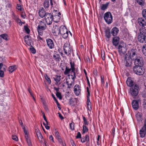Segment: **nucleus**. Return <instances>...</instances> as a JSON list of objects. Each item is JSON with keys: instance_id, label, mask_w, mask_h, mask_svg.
Here are the masks:
<instances>
[{"instance_id": "obj_1", "label": "nucleus", "mask_w": 146, "mask_h": 146, "mask_svg": "<svg viewBox=\"0 0 146 146\" xmlns=\"http://www.w3.org/2000/svg\"><path fill=\"white\" fill-rule=\"evenodd\" d=\"M139 26V33L138 37V41L140 42L146 43V22L142 18H139L137 19Z\"/></svg>"}, {"instance_id": "obj_2", "label": "nucleus", "mask_w": 146, "mask_h": 146, "mask_svg": "<svg viewBox=\"0 0 146 146\" xmlns=\"http://www.w3.org/2000/svg\"><path fill=\"white\" fill-rule=\"evenodd\" d=\"M71 68H69L67 67L66 68L64 72V74H68L70 72L71 74L69 75V76H70L72 77L71 78L73 81H74V79L76 78V73L75 72V64L74 62H72L71 61L70 62Z\"/></svg>"}, {"instance_id": "obj_3", "label": "nucleus", "mask_w": 146, "mask_h": 146, "mask_svg": "<svg viewBox=\"0 0 146 146\" xmlns=\"http://www.w3.org/2000/svg\"><path fill=\"white\" fill-rule=\"evenodd\" d=\"M138 86L134 84L130 88L129 93L133 98H135L138 94L139 91Z\"/></svg>"}, {"instance_id": "obj_4", "label": "nucleus", "mask_w": 146, "mask_h": 146, "mask_svg": "<svg viewBox=\"0 0 146 146\" xmlns=\"http://www.w3.org/2000/svg\"><path fill=\"white\" fill-rule=\"evenodd\" d=\"M63 47L64 52L68 56H70L72 52L73 55H74V54L73 53L72 49L70 46V44H68L67 42L65 43Z\"/></svg>"}, {"instance_id": "obj_5", "label": "nucleus", "mask_w": 146, "mask_h": 146, "mask_svg": "<svg viewBox=\"0 0 146 146\" xmlns=\"http://www.w3.org/2000/svg\"><path fill=\"white\" fill-rule=\"evenodd\" d=\"M134 72L137 75H141L144 72V68L143 66H134L133 67Z\"/></svg>"}, {"instance_id": "obj_6", "label": "nucleus", "mask_w": 146, "mask_h": 146, "mask_svg": "<svg viewBox=\"0 0 146 146\" xmlns=\"http://www.w3.org/2000/svg\"><path fill=\"white\" fill-rule=\"evenodd\" d=\"M104 19L108 24H111L112 22V16L110 12H107L104 14Z\"/></svg>"}, {"instance_id": "obj_7", "label": "nucleus", "mask_w": 146, "mask_h": 146, "mask_svg": "<svg viewBox=\"0 0 146 146\" xmlns=\"http://www.w3.org/2000/svg\"><path fill=\"white\" fill-rule=\"evenodd\" d=\"M60 35H61L64 38H66L68 36V31L66 27L64 26L60 27Z\"/></svg>"}, {"instance_id": "obj_8", "label": "nucleus", "mask_w": 146, "mask_h": 146, "mask_svg": "<svg viewBox=\"0 0 146 146\" xmlns=\"http://www.w3.org/2000/svg\"><path fill=\"white\" fill-rule=\"evenodd\" d=\"M53 15L51 13H47V14L45 17L46 22L48 25H50L53 20Z\"/></svg>"}, {"instance_id": "obj_9", "label": "nucleus", "mask_w": 146, "mask_h": 146, "mask_svg": "<svg viewBox=\"0 0 146 146\" xmlns=\"http://www.w3.org/2000/svg\"><path fill=\"white\" fill-rule=\"evenodd\" d=\"M134 64L135 66H143V62L142 58L140 56L138 57L137 59L135 60Z\"/></svg>"}, {"instance_id": "obj_10", "label": "nucleus", "mask_w": 146, "mask_h": 146, "mask_svg": "<svg viewBox=\"0 0 146 146\" xmlns=\"http://www.w3.org/2000/svg\"><path fill=\"white\" fill-rule=\"evenodd\" d=\"M129 56L132 60H134L139 56H137V54H136V50H132L130 51Z\"/></svg>"}, {"instance_id": "obj_11", "label": "nucleus", "mask_w": 146, "mask_h": 146, "mask_svg": "<svg viewBox=\"0 0 146 146\" xmlns=\"http://www.w3.org/2000/svg\"><path fill=\"white\" fill-rule=\"evenodd\" d=\"M47 44L50 49L53 48L54 46L53 41L51 39L48 38L46 39Z\"/></svg>"}, {"instance_id": "obj_12", "label": "nucleus", "mask_w": 146, "mask_h": 146, "mask_svg": "<svg viewBox=\"0 0 146 146\" xmlns=\"http://www.w3.org/2000/svg\"><path fill=\"white\" fill-rule=\"evenodd\" d=\"M53 33L55 34L56 35L58 36L60 35V27L55 25L53 27Z\"/></svg>"}, {"instance_id": "obj_13", "label": "nucleus", "mask_w": 146, "mask_h": 146, "mask_svg": "<svg viewBox=\"0 0 146 146\" xmlns=\"http://www.w3.org/2000/svg\"><path fill=\"white\" fill-rule=\"evenodd\" d=\"M81 91L80 87L78 85H76L74 87V92L76 96L79 95Z\"/></svg>"}, {"instance_id": "obj_14", "label": "nucleus", "mask_w": 146, "mask_h": 146, "mask_svg": "<svg viewBox=\"0 0 146 146\" xmlns=\"http://www.w3.org/2000/svg\"><path fill=\"white\" fill-rule=\"evenodd\" d=\"M46 27H44V26H38L37 27V30L39 35H42L43 31L46 29Z\"/></svg>"}, {"instance_id": "obj_15", "label": "nucleus", "mask_w": 146, "mask_h": 146, "mask_svg": "<svg viewBox=\"0 0 146 146\" xmlns=\"http://www.w3.org/2000/svg\"><path fill=\"white\" fill-rule=\"evenodd\" d=\"M39 16L41 18H43L44 17H45L47 14V13L45 12V11L44 10L43 8H42L39 10L38 12Z\"/></svg>"}, {"instance_id": "obj_16", "label": "nucleus", "mask_w": 146, "mask_h": 146, "mask_svg": "<svg viewBox=\"0 0 146 146\" xmlns=\"http://www.w3.org/2000/svg\"><path fill=\"white\" fill-rule=\"evenodd\" d=\"M119 37H115L112 39V43L115 46H117L119 44Z\"/></svg>"}, {"instance_id": "obj_17", "label": "nucleus", "mask_w": 146, "mask_h": 146, "mask_svg": "<svg viewBox=\"0 0 146 146\" xmlns=\"http://www.w3.org/2000/svg\"><path fill=\"white\" fill-rule=\"evenodd\" d=\"M132 107L135 110H137L139 108V104L137 101L136 100H133L132 103Z\"/></svg>"}, {"instance_id": "obj_18", "label": "nucleus", "mask_w": 146, "mask_h": 146, "mask_svg": "<svg viewBox=\"0 0 146 146\" xmlns=\"http://www.w3.org/2000/svg\"><path fill=\"white\" fill-rule=\"evenodd\" d=\"M119 31L118 29L116 27H114L112 29L111 33L113 36H115L118 33Z\"/></svg>"}, {"instance_id": "obj_19", "label": "nucleus", "mask_w": 146, "mask_h": 146, "mask_svg": "<svg viewBox=\"0 0 146 146\" xmlns=\"http://www.w3.org/2000/svg\"><path fill=\"white\" fill-rule=\"evenodd\" d=\"M87 105L88 110H90L92 109V107L91 106V103L89 99V96H87Z\"/></svg>"}, {"instance_id": "obj_20", "label": "nucleus", "mask_w": 146, "mask_h": 146, "mask_svg": "<svg viewBox=\"0 0 146 146\" xmlns=\"http://www.w3.org/2000/svg\"><path fill=\"white\" fill-rule=\"evenodd\" d=\"M118 52L120 54H123L124 52V50L125 48L123 46L119 45L118 47Z\"/></svg>"}, {"instance_id": "obj_21", "label": "nucleus", "mask_w": 146, "mask_h": 146, "mask_svg": "<svg viewBox=\"0 0 146 146\" xmlns=\"http://www.w3.org/2000/svg\"><path fill=\"white\" fill-rule=\"evenodd\" d=\"M60 16L58 15H56L53 16V20L54 22L55 23H58L60 19Z\"/></svg>"}, {"instance_id": "obj_22", "label": "nucleus", "mask_w": 146, "mask_h": 146, "mask_svg": "<svg viewBox=\"0 0 146 146\" xmlns=\"http://www.w3.org/2000/svg\"><path fill=\"white\" fill-rule=\"evenodd\" d=\"M126 82L127 85L131 87L133 85V81L131 80L130 78H128Z\"/></svg>"}, {"instance_id": "obj_23", "label": "nucleus", "mask_w": 146, "mask_h": 146, "mask_svg": "<svg viewBox=\"0 0 146 146\" xmlns=\"http://www.w3.org/2000/svg\"><path fill=\"white\" fill-rule=\"evenodd\" d=\"M109 4V2H107L105 4L101 5L100 9L102 10H105L106 9Z\"/></svg>"}, {"instance_id": "obj_24", "label": "nucleus", "mask_w": 146, "mask_h": 146, "mask_svg": "<svg viewBox=\"0 0 146 146\" xmlns=\"http://www.w3.org/2000/svg\"><path fill=\"white\" fill-rule=\"evenodd\" d=\"M53 57L54 60L56 61H59L61 60L60 56L59 54L54 53L53 55Z\"/></svg>"}, {"instance_id": "obj_25", "label": "nucleus", "mask_w": 146, "mask_h": 146, "mask_svg": "<svg viewBox=\"0 0 146 146\" xmlns=\"http://www.w3.org/2000/svg\"><path fill=\"white\" fill-rule=\"evenodd\" d=\"M17 68V66L16 65H13L10 66L9 67L8 70L10 73H11Z\"/></svg>"}, {"instance_id": "obj_26", "label": "nucleus", "mask_w": 146, "mask_h": 146, "mask_svg": "<svg viewBox=\"0 0 146 146\" xmlns=\"http://www.w3.org/2000/svg\"><path fill=\"white\" fill-rule=\"evenodd\" d=\"M105 35L107 38L109 39L110 38L111 33L110 30L109 29H106L105 31Z\"/></svg>"}, {"instance_id": "obj_27", "label": "nucleus", "mask_w": 146, "mask_h": 146, "mask_svg": "<svg viewBox=\"0 0 146 146\" xmlns=\"http://www.w3.org/2000/svg\"><path fill=\"white\" fill-rule=\"evenodd\" d=\"M49 0H45L44 2L43 6L45 8H48L49 7Z\"/></svg>"}, {"instance_id": "obj_28", "label": "nucleus", "mask_w": 146, "mask_h": 146, "mask_svg": "<svg viewBox=\"0 0 146 146\" xmlns=\"http://www.w3.org/2000/svg\"><path fill=\"white\" fill-rule=\"evenodd\" d=\"M0 36L3 39L7 41L8 40V35L7 34H3L2 35H0Z\"/></svg>"}, {"instance_id": "obj_29", "label": "nucleus", "mask_w": 146, "mask_h": 146, "mask_svg": "<svg viewBox=\"0 0 146 146\" xmlns=\"http://www.w3.org/2000/svg\"><path fill=\"white\" fill-rule=\"evenodd\" d=\"M137 2L141 6H144L145 4V0H136Z\"/></svg>"}, {"instance_id": "obj_30", "label": "nucleus", "mask_w": 146, "mask_h": 146, "mask_svg": "<svg viewBox=\"0 0 146 146\" xmlns=\"http://www.w3.org/2000/svg\"><path fill=\"white\" fill-rule=\"evenodd\" d=\"M60 76H56L54 78V80L56 82L57 84L60 81Z\"/></svg>"}, {"instance_id": "obj_31", "label": "nucleus", "mask_w": 146, "mask_h": 146, "mask_svg": "<svg viewBox=\"0 0 146 146\" xmlns=\"http://www.w3.org/2000/svg\"><path fill=\"white\" fill-rule=\"evenodd\" d=\"M25 139L28 146H32V142L29 137H28L27 138H25Z\"/></svg>"}, {"instance_id": "obj_32", "label": "nucleus", "mask_w": 146, "mask_h": 146, "mask_svg": "<svg viewBox=\"0 0 146 146\" xmlns=\"http://www.w3.org/2000/svg\"><path fill=\"white\" fill-rule=\"evenodd\" d=\"M55 134L57 138L58 139L59 142H61L62 141V139L59 135L58 132V131H56L55 133Z\"/></svg>"}, {"instance_id": "obj_33", "label": "nucleus", "mask_w": 146, "mask_h": 146, "mask_svg": "<svg viewBox=\"0 0 146 146\" xmlns=\"http://www.w3.org/2000/svg\"><path fill=\"white\" fill-rule=\"evenodd\" d=\"M88 129L87 127L84 125L83 126L82 132L84 134L85 133L88 132Z\"/></svg>"}, {"instance_id": "obj_34", "label": "nucleus", "mask_w": 146, "mask_h": 146, "mask_svg": "<svg viewBox=\"0 0 146 146\" xmlns=\"http://www.w3.org/2000/svg\"><path fill=\"white\" fill-rule=\"evenodd\" d=\"M136 118L137 120L141 121L142 116L140 113H138L136 115Z\"/></svg>"}, {"instance_id": "obj_35", "label": "nucleus", "mask_w": 146, "mask_h": 146, "mask_svg": "<svg viewBox=\"0 0 146 146\" xmlns=\"http://www.w3.org/2000/svg\"><path fill=\"white\" fill-rule=\"evenodd\" d=\"M31 39H25V43L29 46L31 45Z\"/></svg>"}, {"instance_id": "obj_36", "label": "nucleus", "mask_w": 146, "mask_h": 146, "mask_svg": "<svg viewBox=\"0 0 146 146\" xmlns=\"http://www.w3.org/2000/svg\"><path fill=\"white\" fill-rule=\"evenodd\" d=\"M142 52L146 56V44L143 45L142 47Z\"/></svg>"}, {"instance_id": "obj_37", "label": "nucleus", "mask_w": 146, "mask_h": 146, "mask_svg": "<svg viewBox=\"0 0 146 146\" xmlns=\"http://www.w3.org/2000/svg\"><path fill=\"white\" fill-rule=\"evenodd\" d=\"M38 26H44V27H46V26L45 23L42 21H40L39 22V25H38Z\"/></svg>"}, {"instance_id": "obj_38", "label": "nucleus", "mask_w": 146, "mask_h": 146, "mask_svg": "<svg viewBox=\"0 0 146 146\" xmlns=\"http://www.w3.org/2000/svg\"><path fill=\"white\" fill-rule=\"evenodd\" d=\"M23 129L24 130V132L25 133V137L27 138L28 137H29V134L27 131L25 130V128H23Z\"/></svg>"}, {"instance_id": "obj_39", "label": "nucleus", "mask_w": 146, "mask_h": 146, "mask_svg": "<svg viewBox=\"0 0 146 146\" xmlns=\"http://www.w3.org/2000/svg\"><path fill=\"white\" fill-rule=\"evenodd\" d=\"M44 77L47 80L49 84H50L51 82L50 78L46 74L44 75Z\"/></svg>"}, {"instance_id": "obj_40", "label": "nucleus", "mask_w": 146, "mask_h": 146, "mask_svg": "<svg viewBox=\"0 0 146 146\" xmlns=\"http://www.w3.org/2000/svg\"><path fill=\"white\" fill-rule=\"evenodd\" d=\"M73 82H71L70 83V84H69V82L68 81H66V84H67L68 85V88H70V87H71V86L72 85H73L74 84V82H73L74 81H73Z\"/></svg>"}, {"instance_id": "obj_41", "label": "nucleus", "mask_w": 146, "mask_h": 146, "mask_svg": "<svg viewBox=\"0 0 146 146\" xmlns=\"http://www.w3.org/2000/svg\"><path fill=\"white\" fill-rule=\"evenodd\" d=\"M70 128L71 130H73L74 129V123L73 122L70 124Z\"/></svg>"}, {"instance_id": "obj_42", "label": "nucleus", "mask_w": 146, "mask_h": 146, "mask_svg": "<svg viewBox=\"0 0 146 146\" xmlns=\"http://www.w3.org/2000/svg\"><path fill=\"white\" fill-rule=\"evenodd\" d=\"M143 17L146 19V9H144L142 11Z\"/></svg>"}, {"instance_id": "obj_43", "label": "nucleus", "mask_w": 146, "mask_h": 146, "mask_svg": "<svg viewBox=\"0 0 146 146\" xmlns=\"http://www.w3.org/2000/svg\"><path fill=\"white\" fill-rule=\"evenodd\" d=\"M83 120L84 122V124L86 125H88V123L86 118L84 116H83Z\"/></svg>"}, {"instance_id": "obj_44", "label": "nucleus", "mask_w": 146, "mask_h": 146, "mask_svg": "<svg viewBox=\"0 0 146 146\" xmlns=\"http://www.w3.org/2000/svg\"><path fill=\"white\" fill-rule=\"evenodd\" d=\"M24 29L25 31L28 34H29L30 32V30L29 28L27 27V26H24Z\"/></svg>"}, {"instance_id": "obj_45", "label": "nucleus", "mask_w": 146, "mask_h": 146, "mask_svg": "<svg viewBox=\"0 0 146 146\" xmlns=\"http://www.w3.org/2000/svg\"><path fill=\"white\" fill-rule=\"evenodd\" d=\"M56 96L60 100H61L62 99V97L61 95L60 92H56Z\"/></svg>"}, {"instance_id": "obj_46", "label": "nucleus", "mask_w": 146, "mask_h": 146, "mask_svg": "<svg viewBox=\"0 0 146 146\" xmlns=\"http://www.w3.org/2000/svg\"><path fill=\"white\" fill-rule=\"evenodd\" d=\"M36 135L38 139L40 140V139H42L43 138V137L40 132V133H38Z\"/></svg>"}, {"instance_id": "obj_47", "label": "nucleus", "mask_w": 146, "mask_h": 146, "mask_svg": "<svg viewBox=\"0 0 146 146\" xmlns=\"http://www.w3.org/2000/svg\"><path fill=\"white\" fill-rule=\"evenodd\" d=\"M125 59L126 60V63L125 64V66L127 67H129L130 66L131 63L130 62H128L127 60V58L126 57Z\"/></svg>"}, {"instance_id": "obj_48", "label": "nucleus", "mask_w": 146, "mask_h": 146, "mask_svg": "<svg viewBox=\"0 0 146 146\" xmlns=\"http://www.w3.org/2000/svg\"><path fill=\"white\" fill-rule=\"evenodd\" d=\"M30 49L32 53L35 54L36 53V50L32 46H31V47L30 48Z\"/></svg>"}, {"instance_id": "obj_49", "label": "nucleus", "mask_w": 146, "mask_h": 146, "mask_svg": "<svg viewBox=\"0 0 146 146\" xmlns=\"http://www.w3.org/2000/svg\"><path fill=\"white\" fill-rule=\"evenodd\" d=\"M143 106L144 108L146 109V98H144L143 99Z\"/></svg>"}, {"instance_id": "obj_50", "label": "nucleus", "mask_w": 146, "mask_h": 146, "mask_svg": "<svg viewBox=\"0 0 146 146\" xmlns=\"http://www.w3.org/2000/svg\"><path fill=\"white\" fill-rule=\"evenodd\" d=\"M85 139L87 143L89 142V136L86 135L85 136Z\"/></svg>"}, {"instance_id": "obj_51", "label": "nucleus", "mask_w": 146, "mask_h": 146, "mask_svg": "<svg viewBox=\"0 0 146 146\" xmlns=\"http://www.w3.org/2000/svg\"><path fill=\"white\" fill-rule=\"evenodd\" d=\"M15 21L18 23H19V24L20 25H22V22L21 21V20H20L19 18L16 20Z\"/></svg>"}, {"instance_id": "obj_52", "label": "nucleus", "mask_w": 146, "mask_h": 146, "mask_svg": "<svg viewBox=\"0 0 146 146\" xmlns=\"http://www.w3.org/2000/svg\"><path fill=\"white\" fill-rule=\"evenodd\" d=\"M12 17L13 19H14L15 21L18 18L14 13L12 14Z\"/></svg>"}, {"instance_id": "obj_53", "label": "nucleus", "mask_w": 146, "mask_h": 146, "mask_svg": "<svg viewBox=\"0 0 146 146\" xmlns=\"http://www.w3.org/2000/svg\"><path fill=\"white\" fill-rule=\"evenodd\" d=\"M4 76V72L2 70H0V77L2 78Z\"/></svg>"}, {"instance_id": "obj_54", "label": "nucleus", "mask_w": 146, "mask_h": 146, "mask_svg": "<svg viewBox=\"0 0 146 146\" xmlns=\"http://www.w3.org/2000/svg\"><path fill=\"white\" fill-rule=\"evenodd\" d=\"M81 135L80 132H78L76 138L77 139L81 138Z\"/></svg>"}, {"instance_id": "obj_55", "label": "nucleus", "mask_w": 146, "mask_h": 146, "mask_svg": "<svg viewBox=\"0 0 146 146\" xmlns=\"http://www.w3.org/2000/svg\"><path fill=\"white\" fill-rule=\"evenodd\" d=\"M12 139L16 141H17L18 140V138L16 136L12 135Z\"/></svg>"}, {"instance_id": "obj_56", "label": "nucleus", "mask_w": 146, "mask_h": 146, "mask_svg": "<svg viewBox=\"0 0 146 146\" xmlns=\"http://www.w3.org/2000/svg\"><path fill=\"white\" fill-rule=\"evenodd\" d=\"M50 5L51 6V7L52 8L53 7V2L54 3H55V1H54V0H50Z\"/></svg>"}, {"instance_id": "obj_57", "label": "nucleus", "mask_w": 146, "mask_h": 146, "mask_svg": "<svg viewBox=\"0 0 146 146\" xmlns=\"http://www.w3.org/2000/svg\"><path fill=\"white\" fill-rule=\"evenodd\" d=\"M17 9L19 11L21 10V7L20 4H17Z\"/></svg>"}, {"instance_id": "obj_58", "label": "nucleus", "mask_w": 146, "mask_h": 146, "mask_svg": "<svg viewBox=\"0 0 146 146\" xmlns=\"http://www.w3.org/2000/svg\"><path fill=\"white\" fill-rule=\"evenodd\" d=\"M31 39V37L29 35H27L25 36V39Z\"/></svg>"}, {"instance_id": "obj_59", "label": "nucleus", "mask_w": 146, "mask_h": 146, "mask_svg": "<svg viewBox=\"0 0 146 146\" xmlns=\"http://www.w3.org/2000/svg\"><path fill=\"white\" fill-rule=\"evenodd\" d=\"M142 95L143 97L146 98V92L145 91L143 92L142 93Z\"/></svg>"}, {"instance_id": "obj_60", "label": "nucleus", "mask_w": 146, "mask_h": 146, "mask_svg": "<svg viewBox=\"0 0 146 146\" xmlns=\"http://www.w3.org/2000/svg\"><path fill=\"white\" fill-rule=\"evenodd\" d=\"M43 118H44V120L46 121V124L47 125H48V122L47 120V119H46V118L45 115L44 113L43 115Z\"/></svg>"}, {"instance_id": "obj_61", "label": "nucleus", "mask_w": 146, "mask_h": 146, "mask_svg": "<svg viewBox=\"0 0 146 146\" xmlns=\"http://www.w3.org/2000/svg\"><path fill=\"white\" fill-rule=\"evenodd\" d=\"M101 83L102 84H104V76H101Z\"/></svg>"}, {"instance_id": "obj_62", "label": "nucleus", "mask_w": 146, "mask_h": 146, "mask_svg": "<svg viewBox=\"0 0 146 146\" xmlns=\"http://www.w3.org/2000/svg\"><path fill=\"white\" fill-rule=\"evenodd\" d=\"M93 74L94 75L96 76H97V72L96 70H94L93 71Z\"/></svg>"}, {"instance_id": "obj_63", "label": "nucleus", "mask_w": 146, "mask_h": 146, "mask_svg": "<svg viewBox=\"0 0 146 146\" xmlns=\"http://www.w3.org/2000/svg\"><path fill=\"white\" fill-rule=\"evenodd\" d=\"M58 114L59 115V117L61 119H64V117H63L62 115L60 113H58Z\"/></svg>"}, {"instance_id": "obj_64", "label": "nucleus", "mask_w": 146, "mask_h": 146, "mask_svg": "<svg viewBox=\"0 0 146 146\" xmlns=\"http://www.w3.org/2000/svg\"><path fill=\"white\" fill-rule=\"evenodd\" d=\"M49 139L50 140H51L53 142H54L53 140V138L52 135H50L49 137Z\"/></svg>"}]
</instances>
